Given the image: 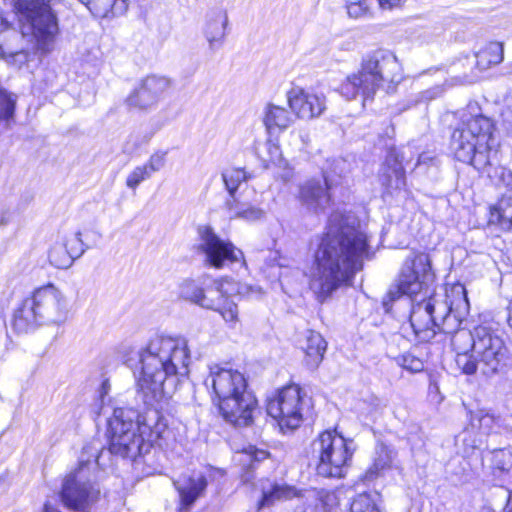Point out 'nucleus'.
I'll return each mask as SVG.
<instances>
[{"label": "nucleus", "instance_id": "obj_1", "mask_svg": "<svg viewBox=\"0 0 512 512\" xmlns=\"http://www.w3.org/2000/svg\"><path fill=\"white\" fill-rule=\"evenodd\" d=\"M435 272L428 254L412 252L404 260L398 278L383 297L382 305L389 312L392 303L402 296L411 300L410 324L421 341L431 340L453 311H466L469 306L464 285L457 283L429 294Z\"/></svg>", "mask_w": 512, "mask_h": 512}, {"label": "nucleus", "instance_id": "obj_2", "mask_svg": "<svg viewBox=\"0 0 512 512\" xmlns=\"http://www.w3.org/2000/svg\"><path fill=\"white\" fill-rule=\"evenodd\" d=\"M369 253L368 236L356 226L350 215L333 213L328 219L327 232L315 253L310 287L320 302L336 290L351 285L362 270Z\"/></svg>", "mask_w": 512, "mask_h": 512}, {"label": "nucleus", "instance_id": "obj_3", "mask_svg": "<svg viewBox=\"0 0 512 512\" xmlns=\"http://www.w3.org/2000/svg\"><path fill=\"white\" fill-rule=\"evenodd\" d=\"M188 341L181 336L157 335L138 351L137 386L147 399L170 394L189 373Z\"/></svg>", "mask_w": 512, "mask_h": 512}, {"label": "nucleus", "instance_id": "obj_4", "mask_svg": "<svg viewBox=\"0 0 512 512\" xmlns=\"http://www.w3.org/2000/svg\"><path fill=\"white\" fill-rule=\"evenodd\" d=\"M108 424L109 451L124 458L145 454L154 445L169 448L176 440L167 420L157 411L139 420L136 411L115 408Z\"/></svg>", "mask_w": 512, "mask_h": 512}, {"label": "nucleus", "instance_id": "obj_5", "mask_svg": "<svg viewBox=\"0 0 512 512\" xmlns=\"http://www.w3.org/2000/svg\"><path fill=\"white\" fill-rule=\"evenodd\" d=\"M403 78V68L397 56L388 49H376L362 58L360 69L346 77L339 92L347 100L361 96L364 104L380 89L393 93Z\"/></svg>", "mask_w": 512, "mask_h": 512}, {"label": "nucleus", "instance_id": "obj_6", "mask_svg": "<svg viewBox=\"0 0 512 512\" xmlns=\"http://www.w3.org/2000/svg\"><path fill=\"white\" fill-rule=\"evenodd\" d=\"M477 105H469L468 113L451 136L450 148L454 157L473 166L478 171H486L492 165L493 121L480 114Z\"/></svg>", "mask_w": 512, "mask_h": 512}, {"label": "nucleus", "instance_id": "obj_7", "mask_svg": "<svg viewBox=\"0 0 512 512\" xmlns=\"http://www.w3.org/2000/svg\"><path fill=\"white\" fill-rule=\"evenodd\" d=\"M68 300L53 283L34 289L13 315V327L24 333L40 325H60L68 318Z\"/></svg>", "mask_w": 512, "mask_h": 512}, {"label": "nucleus", "instance_id": "obj_8", "mask_svg": "<svg viewBox=\"0 0 512 512\" xmlns=\"http://www.w3.org/2000/svg\"><path fill=\"white\" fill-rule=\"evenodd\" d=\"M510 351L502 334L489 325L474 328L473 353H461L455 363L466 375L479 371L486 377H492L504 371L508 365Z\"/></svg>", "mask_w": 512, "mask_h": 512}, {"label": "nucleus", "instance_id": "obj_9", "mask_svg": "<svg viewBox=\"0 0 512 512\" xmlns=\"http://www.w3.org/2000/svg\"><path fill=\"white\" fill-rule=\"evenodd\" d=\"M51 0H15V10L21 26V37L28 38L33 48L42 53L53 49L58 23Z\"/></svg>", "mask_w": 512, "mask_h": 512}, {"label": "nucleus", "instance_id": "obj_10", "mask_svg": "<svg viewBox=\"0 0 512 512\" xmlns=\"http://www.w3.org/2000/svg\"><path fill=\"white\" fill-rule=\"evenodd\" d=\"M312 449L319 459L318 475L330 478L345 476L353 452L343 436L335 430L324 431L313 441Z\"/></svg>", "mask_w": 512, "mask_h": 512}, {"label": "nucleus", "instance_id": "obj_11", "mask_svg": "<svg viewBox=\"0 0 512 512\" xmlns=\"http://www.w3.org/2000/svg\"><path fill=\"white\" fill-rule=\"evenodd\" d=\"M226 374V422L236 428L249 427L253 423L257 400L248 390L243 373L226 369Z\"/></svg>", "mask_w": 512, "mask_h": 512}, {"label": "nucleus", "instance_id": "obj_12", "mask_svg": "<svg viewBox=\"0 0 512 512\" xmlns=\"http://www.w3.org/2000/svg\"><path fill=\"white\" fill-rule=\"evenodd\" d=\"M309 408L308 400L298 385L292 384L278 390L267 400V413L278 421L281 428L296 429Z\"/></svg>", "mask_w": 512, "mask_h": 512}, {"label": "nucleus", "instance_id": "obj_13", "mask_svg": "<svg viewBox=\"0 0 512 512\" xmlns=\"http://www.w3.org/2000/svg\"><path fill=\"white\" fill-rule=\"evenodd\" d=\"M98 496L99 490L91 483L90 462H80L64 480L61 491L63 503L69 508L84 511Z\"/></svg>", "mask_w": 512, "mask_h": 512}, {"label": "nucleus", "instance_id": "obj_14", "mask_svg": "<svg viewBox=\"0 0 512 512\" xmlns=\"http://www.w3.org/2000/svg\"><path fill=\"white\" fill-rule=\"evenodd\" d=\"M248 175L243 169H234L226 176V210L230 218L257 220L263 216L262 210L250 206L252 192L248 190Z\"/></svg>", "mask_w": 512, "mask_h": 512}, {"label": "nucleus", "instance_id": "obj_15", "mask_svg": "<svg viewBox=\"0 0 512 512\" xmlns=\"http://www.w3.org/2000/svg\"><path fill=\"white\" fill-rule=\"evenodd\" d=\"M502 418L486 410L471 413L469 425L459 435L464 446V453L479 450L484 443L485 436L498 433L502 426Z\"/></svg>", "mask_w": 512, "mask_h": 512}, {"label": "nucleus", "instance_id": "obj_16", "mask_svg": "<svg viewBox=\"0 0 512 512\" xmlns=\"http://www.w3.org/2000/svg\"><path fill=\"white\" fill-rule=\"evenodd\" d=\"M171 88L169 78L158 75H149L142 79L126 99L130 107L148 110L167 94Z\"/></svg>", "mask_w": 512, "mask_h": 512}, {"label": "nucleus", "instance_id": "obj_17", "mask_svg": "<svg viewBox=\"0 0 512 512\" xmlns=\"http://www.w3.org/2000/svg\"><path fill=\"white\" fill-rule=\"evenodd\" d=\"M226 268H229L232 275L226 273V299L228 297H245L252 287L243 282L249 275V270L241 249L232 242L226 241Z\"/></svg>", "mask_w": 512, "mask_h": 512}, {"label": "nucleus", "instance_id": "obj_18", "mask_svg": "<svg viewBox=\"0 0 512 512\" xmlns=\"http://www.w3.org/2000/svg\"><path fill=\"white\" fill-rule=\"evenodd\" d=\"M332 181L326 172L320 177L305 180L299 186V201L307 210L319 213L325 211L331 204L330 190Z\"/></svg>", "mask_w": 512, "mask_h": 512}, {"label": "nucleus", "instance_id": "obj_19", "mask_svg": "<svg viewBox=\"0 0 512 512\" xmlns=\"http://www.w3.org/2000/svg\"><path fill=\"white\" fill-rule=\"evenodd\" d=\"M86 249L80 231L64 233L50 247L48 260L57 269H68Z\"/></svg>", "mask_w": 512, "mask_h": 512}, {"label": "nucleus", "instance_id": "obj_20", "mask_svg": "<svg viewBox=\"0 0 512 512\" xmlns=\"http://www.w3.org/2000/svg\"><path fill=\"white\" fill-rule=\"evenodd\" d=\"M211 474V468L193 470L180 475L174 481V486L179 494L181 511H188L204 495Z\"/></svg>", "mask_w": 512, "mask_h": 512}, {"label": "nucleus", "instance_id": "obj_21", "mask_svg": "<svg viewBox=\"0 0 512 512\" xmlns=\"http://www.w3.org/2000/svg\"><path fill=\"white\" fill-rule=\"evenodd\" d=\"M288 104L293 113L301 119H313L322 115L326 109V98L301 87L292 88L287 94Z\"/></svg>", "mask_w": 512, "mask_h": 512}, {"label": "nucleus", "instance_id": "obj_22", "mask_svg": "<svg viewBox=\"0 0 512 512\" xmlns=\"http://www.w3.org/2000/svg\"><path fill=\"white\" fill-rule=\"evenodd\" d=\"M195 251L207 268L221 269L224 265V241L210 226L198 228Z\"/></svg>", "mask_w": 512, "mask_h": 512}, {"label": "nucleus", "instance_id": "obj_23", "mask_svg": "<svg viewBox=\"0 0 512 512\" xmlns=\"http://www.w3.org/2000/svg\"><path fill=\"white\" fill-rule=\"evenodd\" d=\"M404 155L397 149H390L381 169L380 181L386 193L393 194L406 187Z\"/></svg>", "mask_w": 512, "mask_h": 512}, {"label": "nucleus", "instance_id": "obj_24", "mask_svg": "<svg viewBox=\"0 0 512 512\" xmlns=\"http://www.w3.org/2000/svg\"><path fill=\"white\" fill-rule=\"evenodd\" d=\"M270 453L259 449L254 445H247L241 449H235L232 461L240 467V477L244 483H249L255 478V471L260 464L268 459Z\"/></svg>", "mask_w": 512, "mask_h": 512}, {"label": "nucleus", "instance_id": "obj_25", "mask_svg": "<svg viewBox=\"0 0 512 512\" xmlns=\"http://www.w3.org/2000/svg\"><path fill=\"white\" fill-rule=\"evenodd\" d=\"M262 497L258 502V510L271 507L278 501H286L300 497V492L286 483L271 482L268 479L261 482Z\"/></svg>", "mask_w": 512, "mask_h": 512}, {"label": "nucleus", "instance_id": "obj_26", "mask_svg": "<svg viewBox=\"0 0 512 512\" xmlns=\"http://www.w3.org/2000/svg\"><path fill=\"white\" fill-rule=\"evenodd\" d=\"M327 343L322 335L316 331L308 330L302 343V349L305 353L306 366L314 370L322 362L326 352Z\"/></svg>", "mask_w": 512, "mask_h": 512}, {"label": "nucleus", "instance_id": "obj_27", "mask_svg": "<svg viewBox=\"0 0 512 512\" xmlns=\"http://www.w3.org/2000/svg\"><path fill=\"white\" fill-rule=\"evenodd\" d=\"M488 222L502 230H512V189L503 194L496 204L490 206Z\"/></svg>", "mask_w": 512, "mask_h": 512}, {"label": "nucleus", "instance_id": "obj_28", "mask_svg": "<svg viewBox=\"0 0 512 512\" xmlns=\"http://www.w3.org/2000/svg\"><path fill=\"white\" fill-rule=\"evenodd\" d=\"M396 455L397 452L394 448L384 443L377 444L373 457V463L366 471L363 478L364 481L371 482L380 476L385 470L390 469Z\"/></svg>", "mask_w": 512, "mask_h": 512}, {"label": "nucleus", "instance_id": "obj_29", "mask_svg": "<svg viewBox=\"0 0 512 512\" xmlns=\"http://www.w3.org/2000/svg\"><path fill=\"white\" fill-rule=\"evenodd\" d=\"M293 121L292 114L282 106L268 103L263 109V124L269 133L274 129L284 131L291 126Z\"/></svg>", "mask_w": 512, "mask_h": 512}, {"label": "nucleus", "instance_id": "obj_30", "mask_svg": "<svg viewBox=\"0 0 512 512\" xmlns=\"http://www.w3.org/2000/svg\"><path fill=\"white\" fill-rule=\"evenodd\" d=\"M224 368L220 364L209 366V374L205 379V385L210 392L213 405L218 409L221 416H224L223 408V388H224Z\"/></svg>", "mask_w": 512, "mask_h": 512}, {"label": "nucleus", "instance_id": "obj_31", "mask_svg": "<svg viewBox=\"0 0 512 512\" xmlns=\"http://www.w3.org/2000/svg\"><path fill=\"white\" fill-rule=\"evenodd\" d=\"M90 12L100 18L119 16L128 8L127 0H79Z\"/></svg>", "mask_w": 512, "mask_h": 512}, {"label": "nucleus", "instance_id": "obj_32", "mask_svg": "<svg viewBox=\"0 0 512 512\" xmlns=\"http://www.w3.org/2000/svg\"><path fill=\"white\" fill-rule=\"evenodd\" d=\"M9 27L8 20L0 12V34L6 31ZM22 39V37L20 36ZM28 43V47H20L19 49L13 48L7 45L6 48L0 43V58L5 59L8 63H18L19 65L25 63L28 60V49L40 51L37 48H33V44L28 41V38H23Z\"/></svg>", "mask_w": 512, "mask_h": 512}, {"label": "nucleus", "instance_id": "obj_33", "mask_svg": "<svg viewBox=\"0 0 512 512\" xmlns=\"http://www.w3.org/2000/svg\"><path fill=\"white\" fill-rule=\"evenodd\" d=\"M503 55V44L500 42H490L475 54L476 66L482 71L487 70L492 65L501 63Z\"/></svg>", "mask_w": 512, "mask_h": 512}, {"label": "nucleus", "instance_id": "obj_34", "mask_svg": "<svg viewBox=\"0 0 512 512\" xmlns=\"http://www.w3.org/2000/svg\"><path fill=\"white\" fill-rule=\"evenodd\" d=\"M200 299V305L203 308L211 309L219 312L221 315L223 312L224 305V292L222 290L221 280L214 282V287H209L203 290V296Z\"/></svg>", "mask_w": 512, "mask_h": 512}, {"label": "nucleus", "instance_id": "obj_35", "mask_svg": "<svg viewBox=\"0 0 512 512\" xmlns=\"http://www.w3.org/2000/svg\"><path fill=\"white\" fill-rule=\"evenodd\" d=\"M381 496L377 492L357 495L351 505L350 512H383Z\"/></svg>", "mask_w": 512, "mask_h": 512}, {"label": "nucleus", "instance_id": "obj_36", "mask_svg": "<svg viewBox=\"0 0 512 512\" xmlns=\"http://www.w3.org/2000/svg\"><path fill=\"white\" fill-rule=\"evenodd\" d=\"M205 36L212 50L219 49L224 36V21L221 18L207 21Z\"/></svg>", "mask_w": 512, "mask_h": 512}, {"label": "nucleus", "instance_id": "obj_37", "mask_svg": "<svg viewBox=\"0 0 512 512\" xmlns=\"http://www.w3.org/2000/svg\"><path fill=\"white\" fill-rule=\"evenodd\" d=\"M451 345L456 351L455 359L461 353H469L470 348L474 351V330L472 332L467 330L457 331L451 338Z\"/></svg>", "mask_w": 512, "mask_h": 512}, {"label": "nucleus", "instance_id": "obj_38", "mask_svg": "<svg viewBox=\"0 0 512 512\" xmlns=\"http://www.w3.org/2000/svg\"><path fill=\"white\" fill-rule=\"evenodd\" d=\"M376 0H358L346 3L347 14L352 19H362L372 16Z\"/></svg>", "mask_w": 512, "mask_h": 512}, {"label": "nucleus", "instance_id": "obj_39", "mask_svg": "<svg viewBox=\"0 0 512 512\" xmlns=\"http://www.w3.org/2000/svg\"><path fill=\"white\" fill-rule=\"evenodd\" d=\"M179 296L184 300L200 305L203 289L196 280L185 279L179 284Z\"/></svg>", "mask_w": 512, "mask_h": 512}, {"label": "nucleus", "instance_id": "obj_40", "mask_svg": "<svg viewBox=\"0 0 512 512\" xmlns=\"http://www.w3.org/2000/svg\"><path fill=\"white\" fill-rule=\"evenodd\" d=\"M445 92V88L443 85H435L430 87L424 91H421L415 95H412L408 101L407 105L402 109L406 110L410 107L416 106L419 103H426L441 97Z\"/></svg>", "mask_w": 512, "mask_h": 512}, {"label": "nucleus", "instance_id": "obj_41", "mask_svg": "<svg viewBox=\"0 0 512 512\" xmlns=\"http://www.w3.org/2000/svg\"><path fill=\"white\" fill-rule=\"evenodd\" d=\"M155 131L150 129L147 125H141L135 129L130 135L126 146L132 145V148H138L147 144L153 137ZM129 150V147H126Z\"/></svg>", "mask_w": 512, "mask_h": 512}, {"label": "nucleus", "instance_id": "obj_42", "mask_svg": "<svg viewBox=\"0 0 512 512\" xmlns=\"http://www.w3.org/2000/svg\"><path fill=\"white\" fill-rule=\"evenodd\" d=\"M15 100L0 86V121H7L13 117Z\"/></svg>", "mask_w": 512, "mask_h": 512}, {"label": "nucleus", "instance_id": "obj_43", "mask_svg": "<svg viewBox=\"0 0 512 512\" xmlns=\"http://www.w3.org/2000/svg\"><path fill=\"white\" fill-rule=\"evenodd\" d=\"M398 365L412 373L420 372L424 369L423 361L412 355L411 353H404L396 358Z\"/></svg>", "mask_w": 512, "mask_h": 512}, {"label": "nucleus", "instance_id": "obj_44", "mask_svg": "<svg viewBox=\"0 0 512 512\" xmlns=\"http://www.w3.org/2000/svg\"><path fill=\"white\" fill-rule=\"evenodd\" d=\"M145 165L135 167L126 178V185L131 189H136L138 185L149 179L152 175Z\"/></svg>", "mask_w": 512, "mask_h": 512}, {"label": "nucleus", "instance_id": "obj_45", "mask_svg": "<svg viewBox=\"0 0 512 512\" xmlns=\"http://www.w3.org/2000/svg\"><path fill=\"white\" fill-rule=\"evenodd\" d=\"M265 149L268 155L267 158L263 159L265 162H270L278 166L284 163L280 146L277 143L269 140L265 143Z\"/></svg>", "mask_w": 512, "mask_h": 512}, {"label": "nucleus", "instance_id": "obj_46", "mask_svg": "<svg viewBox=\"0 0 512 512\" xmlns=\"http://www.w3.org/2000/svg\"><path fill=\"white\" fill-rule=\"evenodd\" d=\"M166 155V152L156 151L149 157L148 161L144 165L149 168L148 170L151 175L160 171L165 166Z\"/></svg>", "mask_w": 512, "mask_h": 512}, {"label": "nucleus", "instance_id": "obj_47", "mask_svg": "<svg viewBox=\"0 0 512 512\" xmlns=\"http://www.w3.org/2000/svg\"><path fill=\"white\" fill-rule=\"evenodd\" d=\"M227 316H229L230 322L232 323L230 327L235 330L240 329L241 324L238 320V309L236 304H228L226 302V317Z\"/></svg>", "mask_w": 512, "mask_h": 512}, {"label": "nucleus", "instance_id": "obj_48", "mask_svg": "<svg viewBox=\"0 0 512 512\" xmlns=\"http://www.w3.org/2000/svg\"><path fill=\"white\" fill-rule=\"evenodd\" d=\"M496 174L499 179V183L512 189V171L505 168L499 167L496 169Z\"/></svg>", "mask_w": 512, "mask_h": 512}, {"label": "nucleus", "instance_id": "obj_49", "mask_svg": "<svg viewBox=\"0 0 512 512\" xmlns=\"http://www.w3.org/2000/svg\"><path fill=\"white\" fill-rule=\"evenodd\" d=\"M402 0H376L379 8L382 10H392L401 6Z\"/></svg>", "mask_w": 512, "mask_h": 512}, {"label": "nucleus", "instance_id": "obj_50", "mask_svg": "<svg viewBox=\"0 0 512 512\" xmlns=\"http://www.w3.org/2000/svg\"><path fill=\"white\" fill-rule=\"evenodd\" d=\"M504 512H512V492H510L508 495L507 503L504 507Z\"/></svg>", "mask_w": 512, "mask_h": 512}, {"label": "nucleus", "instance_id": "obj_51", "mask_svg": "<svg viewBox=\"0 0 512 512\" xmlns=\"http://www.w3.org/2000/svg\"><path fill=\"white\" fill-rule=\"evenodd\" d=\"M493 454H494V459H495V460H497V459H502V458H504V457H506V456L508 455V454H507L504 450H502V449H500V450H495Z\"/></svg>", "mask_w": 512, "mask_h": 512}, {"label": "nucleus", "instance_id": "obj_52", "mask_svg": "<svg viewBox=\"0 0 512 512\" xmlns=\"http://www.w3.org/2000/svg\"><path fill=\"white\" fill-rule=\"evenodd\" d=\"M310 496L312 498H314L315 500H319V501H323V497L320 495V493L316 492V491H310Z\"/></svg>", "mask_w": 512, "mask_h": 512}, {"label": "nucleus", "instance_id": "obj_53", "mask_svg": "<svg viewBox=\"0 0 512 512\" xmlns=\"http://www.w3.org/2000/svg\"><path fill=\"white\" fill-rule=\"evenodd\" d=\"M508 325L512 329V301L510 302V305H509Z\"/></svg>", "mask_w": 512, "mask_h": 512}, {"label": "nucleus", "instance_id": "obj_54", "mask_svg": "<svg viewBox=\"0 0 512 512\" xmlns=\"http://www.w3.org/2000/svg\"><path fill=\"white\" fill-rule=\"evenodd\" d=\"M428 159H430V158L427 157L425 154H421L418 158L417 164L425 163Z\"/></svg>", "mask_w": 512, "mask_h": 512}, {"label": "nucleus", "instance_id": "obj_55", "mask_svg": "<svg viewBox=\"0 0 512 512\" xmlns=\"http://www.w3.org/2000/svg\"><path fill=\"white\" fill-rule=\"evenodd\" d=\"M44 512H59L58 510L50 507L48 504H45L44 506Z\"/></svg>", "mask_w": 512, "mask_h": 512}, {"label": "nucleus", "instance_id": "obj_56", "mask_svg": "<svg viewBox=\"0 0 512 512\" xmlns=\"http://www.w3.org/2000/svg\"><path fill=\"white\" fill-rule=\"evenodd\" d=\"M497 467H498L499 469H501V470H504V469H505L504 464H501V465H500V464H497Z\"/></svg>", "mask_w": 512, "mask_h": 512}, {"label": "nucleus", "instance_id": "obj_57", "mask_svg": "<svg viewBox=\"0 0 512 512\" xmlns=\"http://www.w3.org/2000/svg\"><path fill=\"white\" fill-rule=\"evenodd\" d=\"M490 167H491V165H490V166L486 169V171H485V172H487V173H488V176H491V173H489V168H490Z\"/></svg>", "mask_w": 512, "mask_h": 512}, {"label": "nucleus", "instance_id": "obj_58", "mask_svg": "<svg viewBox=\"0 0 512 512\" xmlns=\"http://www.w3.org/2000/svg\"><path fill=\"white\" fill-rule=\"evenodd\" d=\"M510 69H511V72H512V63L510 64Z\"/></svg>", "mask_w": 512, "mask_h": 512}]
</instances>
